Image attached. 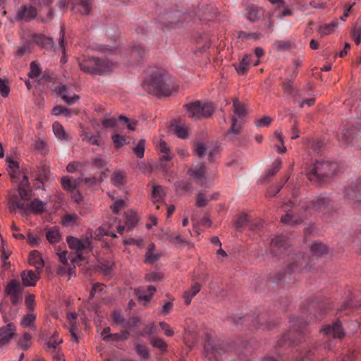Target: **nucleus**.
<instances>
[{
    "instance_id": "obj_1",
    "label": "nucleus",
    "mask_w": 361,
    "mask_h": 361,
    "mask_svg": "<svg viewBox=\"0 0 361 361\" xmlns=\"http://www.w3.org/2000/svg\"><path fill=\"white\" fill-rule=\"evenodd\" d=\"M329 302L315 298L307 303L302 305V316L301 318H292L290 320L291 330L281 337L277 341L274 348L273 353L276 356H267L262 361H280L284 360V355L288 348L291 345H297L306 342L305 336L310 332L307 326V322H305V317L312 316L317 320H321L327 310L329 308Z\"/></svg>"
},
{
    "instance_id": "obj_2",
    "label": "nucleus",
    "mask_w": 361,
    "mask_h": 361,
    "mask_svg": "<svg viewBox=\"0 0 361 361\" xmlns=\"http://www.w3.org/2000/svg\"><path fill=\"white\" fill-rule=\"evenodd\" d=\"M283 210L286 214L281 216L282 223L287 225H296L303 221V216L298 214L300 209L305 212L312 213L313 212H319L323 214L329 215L333 211V202L331 198L326 195H322L314 197L310 200H303L297 204L296 200H289L282 206Z\"/></svg>"
},
{
    "instance_id": "obj_3",
    "label": "nucleus",
    "mask_w": 361,
    "mask_h": 361,
    "mask_svg": "<svg viewBox=\"0 0 361 361\" xmlns=\"http://www.w3.org/2000/svg\"><path fill=\"white\" fill-rule=\"evenodd\" d=\"M312 264L307 257L300 252L288 254L284 269L276 274L273 282L278 285L295 282L296 275L305 269L310 270Z\"/></svg>"
},
{
    "instance_id": "obj_4",
    "label": "nucleus",
    "mask_w": 361,
    "mask_h": 361,
    "mask_svg": "<svg viewBox=\"0 0 361 361\" xmlns=\"http://www.w3.org/2000/svg\"><path fill=\"white\" fill-rule=\"evenodd\" d=\"M143 88L149 94L157 97H166L176 91L169 75L164 71L155 68L149 72V76L142 82Z\"/></svg>"
},
{
    "instance_id": "obj_5",
    "label": "nucleus",
    "mask_w": 361,
    "mask_h": 361,
    "mask_svg": "<svg viewBox=\"0 0 361 361\" xmlns=\"http://www.w3.org/2000/svg\"><path fill=\"white\" fill-rule=\"evenodd\" d=\"M78 65L82 71L90 75H102L110 72L116 66L111 56H85L78 59Z\"/></svg>"
},
{
    "instance_id": "obj_6",
    "label": "nucleus",
    "mask_w": 361,
    "mask_h": 361,
    "mask_svg": "<svg viewBox=\"0 0 361 361\" xmlns=\"http://www.w3.org/2000/svg\"><path fill=\"white\" fill-rule=\"evenodd\" d=\"M233 322L236 326L244 324L248 327L262 330L271 329L275 326L271 315L267 311H258L243 317H234Z\"/></svg>"
},
{
    "instance_id": "obj_7",
    "label": "nucleus",
    "mask_w": 361,
    "mask_h": 361,
    "mask_svg": "<svg viewBox=\"0 0 361 361\" xmlns=\"http://www.w3.org/2000/svg\"><path fill=\"white\" fill-rule=\"evenodd\" d=\"M234 350L239 355L241 353L234 348L233 344L225 346L221 341L207 335L204 345V355L209 361H219L223 357H227L230 351Z\"/></svg>"
},
{
    "instance_id": "obj_8",
    "label": "nucleus",
    "mask_w": 361,
    "mask_h": 361,
    "mask_svg": "<svg viewBox=\"0 0 361 361\" xmlns=\"http://www.w3.org/2000/svg\"><path fill=\"white\" fill-rule=\"evenodd\" d=\"M338 169V164L330 161H317L307 173L310 181H323L325 177L333 176Z\"/></svg>"
},
{
    "instance_id": "obj_9",
    "label": "nucleus",
    "mask_w": 361,
    "mask_h": 361,
    "mask_svg": "<svg viewBox=\"0 0 361 361\" xmlns=\"http://www.w3.org/2000/svg\"><path fill=\"white\" fill-rule=\"evenodd\" d=\"M23 201L20 200L17 195H10L8 202L10 212L13 213L16 212V209H19L25 214L30 212L39 214L44 210L46 203L39 199H35L30 204H26Z\"/></svg>"
},
{
    "instance_id": "obj_10",
    "label": "nucleus",
    "mask_w": 361,
    "mask_h": 361,
    "mask_svg": "<svg viewBox=\"0 0 361 361\" xmlns=\"http://www.w3.org/2000/svg\"><path fill=\"white\" fill-rule=\"evenodd\" d=\"M187 116L192 120H200L210 117L214 106L212 103L196 101L184 106Z\"/></svg>"
},
{
    "instance_id": "obj_11",
    "label": "nucleus",
    "mask_w": 361,
    "mask_h": 361,
    "mask_svg": "<svg viewBox=\"0 0 361 361\" xmlns=\"http://www.w3.org/2000/svg\"><path fill=\"white\" fill-rule=\"evenodd\" d=\"M66 241L69 247L76 251V257L72 259L73 263H78V259L79 261L84 260L85 258L83 256L84 251L92 250V242L87 235L82 239H79L73 236H68Z\"/></svg>"
},
{
    "instance_id": "obj_12",
    "label": "nucleus",
    "mask_w": 361,
    "mask_h": 361,
    "mask_svg": "<svg viewBox=\"0 0 361 361\" xmlns=\"http://www.w3.org/2000/svg\"><path fill=\"white\" fill-rule=\"evenodd\" d=\"M319 332L326 340L331 338L341 339L345 336L343 326L338 319L335 320L331 324L324 325Z\"/></svg>"
},
{
    "instance_id": "obj_13",
    "label": "nucleus",
    "mask_w": 361,
    "mask_h": 361,
    "mask_svg": "<svg viewBox=\"0 0 361 361\" xmlns=\"http://www.w3.org/2000/svg\"><path fill=\"white\" fill-rule=\"evenodd\" d=\"M190 18L191 15L190 13H183L180 11H174L160 16L159 21L166 26L169 27L179 23L180 25H183L185 22H188Z\"/></svg>"
},
{
    "instance_id": "obj_14",
    "label": "nucleus",
    "mask_w": 361,
    "mask_h": 361,
    "mask_svg": "<svg viewBox=\"0 0 361 361\" xmlns=\"http://www.w3.org/2000/svg\"><path fill=\"white\" fill-rule=\"evenodd\" d=\"M361 136V122L348 125L342 132V140L347 145H354V140Z\"/></svg>"
},
{
    "instance_id": "obj_15",
    "label": "nucleus",
    "mask_w": 361,
    "mask_h": 361,
    "mask_svg": "<svg viewBox=\"0 0 361 361\" xmlns=\"http://www.w3.org/2000/svg\"><path fill=\"white\" fill-rule=\"evenodd\" d=\"M86 235L89 237L90 240L92 238L100 240L104 235L111 236L114 238L117 237L114 229V225L109 223L102 224L95 231L88 229Z\"/></svg>"
},
{
    "instance_id": "obj_16",
    "label": "nucleus",
    "mask_w": 361,
    "mask_h": 361,
    "mask_svg": "<svg viewBox=\"0 0 361 361\" xmlns=\"http://www.w3.org/2000/svg\"><path fill=\"white\" fill-rule=\"evenodd\" d=\"M5 293L9 296L11 302L16 305L22 301V287L16 280H11L5 288Z\"/></svg>"
},
{
    "instance_id": "obj_17",
    "label": "nucleus",
    "mask_w": 361,
    "mask_h": 361,
    "mask_svg": "<svg viewBox=\"0 0 361 361\" xmlns=\"http://www.w3.org/2000/svg\"><path fill=\"white\" fill-rule=\"evenodd\" d=\"M288 239L283 235H279L271 239L269 253L273 257H277L287 251L289 247Z\"/></svg>"
},
{
    "instance_id": "obj_18",
    "label": "nucleus",
    "mask_w": 361,
    "mask_h": 361,
    "mask_svg": "<svg viewBox=\"0 0 361 361\" xmlns=\"http://www.w3.org/2000/svg\"><path fill=\"white\" fill-rule=\"evenodd\" d=\"M189 174L193 177L197 183L202 186H207L204 164L193 165L189 170Z\"/></svg>"
},
{
    "instance_id": "obj_19",
    "label": "nucleus",
    "mask_w": 361,
    "mask_h": 361,
    "mask_svg": "<svg viewBox=\"0 0 361 361\" xmlns=\"http://www.w3.org/2000/svg\"><path fill=\"white\" fill-rule=\"evenodd\" d=\"M37 10L33 6H22L18 9L16 20L28 22L37 16Z\"/></svg>"
},
{
    "instance_id": "obj_20",
    "label": "nucleus",
    "mask_w": 361,
    "mask_h": 361,
    "mask_svg": "<svg viewBox=\"0 0 361 361\" xmlns=\"http://www.w3.org/2000/svg\"><path fill=\"white\" fill-rule=\"evenodd\" d=\"M92 9V0H73L72 10L81 15H90Z\"/></svg>"
},
{
    "instance_id": "obj_21",
    "label": "nucleus",
    "mask_w": 361,
    "mask_h": 361,
    "mask_svg": "<svg viewBox=\"0 0 361 361\" xmlns=\"http://www.w3.org/2000/svg\"><path fill=\"white\" fill-rule=\"evenodd\" d=\"M345 194L349 200L361 202V178L355 183L348 186L345 189Z\"/></svg>"
},
{
    "instance_id": "obj_22",
    "label": "nucleus",
    "mask_w": 361,
    "mask_h": 361,
    "mask_svg": "<svg viewBox=\"0 0 361 361\" xmlns=\"http://www.w3.org/2000/svg\"><path fill=\"white\" fill-rule=\"evenodd\" d=\"M262 14V8L254 4L248 5L245 8L244 13L245 17L251 22L259 20Z\"/></svg>"
},
{
    "instance_id": "obj_23",
    "label": "nucleus",
    "mask_w": 361,
    "mask_h": 361,
    "mask_svg": "<svg viewBox=\"0 0 361 361\" xmlns=\"http://www.w3.org/2000/svg\"><path fill=\"white\" fill-rule=\"evenodd\" d=\"M16 331L13 324L9 323L7 326L0 328V346L9 343Z\"/></svg>"
},
{
    "instance_id": "obj_24",
    "label": "nucleus",
    "mask_w": 361,
    "mask_h": 361,
    "mask_svg": "<svg viewBox=\"0 0 361 361\" xmlns=\"http://www.w3.org/2000/svg\"><path fill=\"white\" fill-rule=\"evenodd\" d=\"M135 292L140 300L149 302L151 300L152 296L156 292V288L154 286H142L137 288Z\"/></svg>"
},
{
    "instance_id": "obj_25",
    "label": "nucleus",
    "mask_w": 361,
    "mask_h": 361,
    "mask_svg": "<svg viewBox=\"0 0 361 361\" xmlns=\"http://www.w3.org/2000/svg\"><path fill=\"white\" fill-rule=\"evenodd\" d=\"M32 39L35 43L45 49H54V51L56 50L54 47L53 40L50 37H47L43 35L34 34L32 35Z\"/></svg>"
},
{
    "instance_id": "obj_26",
    "label": "nucleus",
    "mask_w": 361,
    "mask_h": 361,
    "mask_svg": "<svg viewBox=\"0 0 361 361\" xmlns=\"http://www.w3.org/2000/svg\"><path fill=\"white\" fill-rule=\"evenodd\" d=\"M30 192L28 178L26 176H24L19 185L18 191L15 192L12 195H17L20 200H25L28 199L30 196Z\"/></svg>"
},
{
    "instance_id": "obj_27",
    "label": "nucleus",
    "mask_w": 361,
    "mask_h": 361,
    "mask_svg": "<svg viewBox=\"0 0 361 361\" xmlns=\"http://www.w3.org/2000/svg\"><path fill=\"white\" fill-rule=\"evenodd\" d=\"M39 272L32 270L24 271L21 273V279L25 286H34L38 280Z\"/></svg>"
},
{
    "instance_id": "obj_28",
    "label": "nucleus",
    "mask_w": 361,
    "mask_h": 361,
    "mask_svg": "<svg viewBox=\"0 0 361 361\" xmlns=\"http://www.w3.org/2000/svg\"><path fill=\"white\" fill-rule=\"evenodd\" d=\"M36 175V183L35 187L39 189L42 187L43 183L49 178V170L47 166H40Z\"/></svg>"
},
{
    "instance_id": "obj_29",
    "label": "nucleus",
    "mask_w": 361,
    "mask_h": 361,
    "mask_svg": "<svg viewBox=\"0 0 361 361\" xmlns=\"http://www.w3.org/2000/svg\"><path fill=\"white\" fill-rule=\"evenodd\" d=\"M67 87L64 85H61L58 86L55 91L56 94L61 96V99L68 105H71L75 103L79 99V96L77 94H74L73 97H69L66 94Z\"/></svg>"
},
{
    "instance_id": "obj_30",
    "label": "nucleus",
    "mask_w": 361,
    "mask_h": 361,
    "mask_svg": "<svg viewBox=\"0 0 361 361\" xmlns=\"http://www.w3.org/2000/svg\"><path fill=\"white\" fill-rule=\"evenodd\" d=\"M211 39L207 33H202L198 36L195 37V42L197 44V48L200 51H204L208 49L210 46Z\"/></svg>"
},
{
    "instance_id": "obj_31",
    "label": "nucleus",
    "mask_w": 361,
    "mask_h": 361,
    "mask_svg": "<svg viewBox=\"0 0 361 361\" xmlns=\"http://www.w3.org/2000/svg\"><path fill=\"white\" fill-rule=\"evenodd\" d=\"M160 256L161 255L155 250V245L151 243L147 247L145 262L147 264H154L159 259Z\"/></svg>"
},
{
    "instance_id": "obj_32",
    "label": "nucleus",
    "mask_w": 361,
    "mask_h": 361,
    "mask_svg": "<svg viewBox=\"0 0 361 361\" xmlns=\"http://www.w3.org/2000/svg\"><path fill=\"white\" fill-rule=\"evenodd\" d=\"M29 264L39 271L44 267V261L40 253L37 250L32 251L29 255Z\"/></svg>"
},
{
    "instance_id": "obj_33",
    "label": "nucleus",
    "mask_w": 361,
    "mask_h": 361,
    "mask_svg": "<svg viewBox=\"0 0 361 361\" xmlns=\"http://www.w3.org/2000/svg\"><path fill=\"white\" fill-rule=\"evenodd\" d=\"M131 54L139 62L147 56V51L142 44H135L132 47Z\"/></svg>"
},
{
    "instance_id": "obj_34",
    "label": "nucleus",
    "mask_w": 361,
    "mask_h": 361,
    "mask_svg": "<svg viewBox=\"0 0 361 361\" xmlns=\"http://www.w3.org/2000/svg\"><path fill=\"white\" fill-rule=\"evenodd\" d=\"M317 353L318 350L312 347V348L308 349V350L304 353H300L299 357H296L294 361H314V357Z\"/></svg>"
},
{
    "instance_id": "obj_35",
    "label": "nucleus",
    "mask_w": 361,
    "mask_h": 361,
    "mask_svg": "<svg viewBox=\"0 0 361 361\" xmlns=\"http://www.w3.org/2000/svg\"><path fill=\"white\" fill-rule=\"evenodd\" d=\"M216 195L207 196L205 192H200L197 195L195 205L197 207H204L207 204L208 202H209L212 200L216 199Z\"/></svg>"
},
{
    "instance_id": "obj_36",
    "label": "nucleus",
    "mask_w": 361,
    "mask_h": 361,
    "mask_svg": "<svg viewBox=\"0 0 361 361\" xmlns=\"http://www.w3.org/2000/svg\"><path fill=\"white\" fill-rule=\"evenodd\" d=\"M112 319L116 324L122 325L126 329H130L132 324L130 321H126L123 315L119 312H114L112 314Z\"/></svg>"
},
{
    "instance_id": "obj_37",
    "label": "nucleus",
    "mask_w": 361,
    "mask_h": 361,
    "mask_svg": "<svg viewBox=\"0 0 361 361\" xmlns=\"http://www.w3.org/2000/svg\"><path fill=\"white\" fill-rule=\"evenodd\" d=\"M337 25L338 23L336 20H333L329 24L320 25L318 29V33L322 37L326 35H329L334 32Z\"/></svg>"
},
{
    "instance_id": "obj_38",
    "label": "nucleus",
    "mask_w": 361,
    "mask_h": 361,
    "mask_svg": "<svg viewBox=\"0 0 361 361\" xmlns=\"http://www.w3.org/2000/svg\"><path fill=\"white\" fill-rule=\"evenodd\" d=\"M200 290V285L197 283H195L190 290L185 291L183 295L185 305H188L192 298L196 295Z\"/></svg>"
},
{
    "instance_id": "obj_39",
    "label": "nucleus",
    "mask_w": 361,
    "mask_h": 361,
    "mask_svg": "<svg viewBox=\"0 0 361 361\" xmlns=\"http://www.w3.org/2000/svg\"><path fill=\"white\" fill-rule=\"evenodd\" d=\"M250 56H245L238 66H235V70L240 75H244L248 70L250 63Z\"/></svg>"
},
{
    "instance_id": "obj_40",
    "label": "nucleus",
    "mask_w": 361,
    "mask_h": 361,
    "mask_svg": "<svg viewBox=\"0 0 361 361\" xmlns=\"http://www.w3.org/2000/svg\"><path fill=\"white\" fill-rule=\"evenodd\" d=\"M67 318L70 321V324H71L70 333H71V338L73 341L78 343V336L76 334L77 328H76L75 324H73V323H75V319L77 318L76 314H73V313H68L67 314Z\"/></svg>"
},
{
    "instance_id": "obj_41",
    "label": "nucleus",
    "mask_w": 361,
    "mask_h": 361,
    "mask_svg": "<svg viewBox=\"0 0 361 361\" xmlns=\"http://www.w3.org/2000/svg\"><path fill=\"white\" fill-rule=\"evenodd\" d=\"M164 197V192L163 188L159 185L154 186L152 192V200L154 204L161 202Z\"/></svg>"
},
{
    "instance_id": "obj_42",
    "label": "nucleus",
    "mask_w": 361,
    "mask_h": 361,
    "mask_svg": "<svg viewBox=\"0 0 361 361\" xmlns=\"http://www.w3.org/2000/svg\"><path fill=\"white\" fill-rule=\"evenodd\" d=\"M54 135L59 140H68V135L65 132L63 127L58 122H54L52 125Z\"/></svg>"
},
{
    "instance_id": "obj_43",
    "label": "nucleus",
    "mask_w": 361,
    "mask_h": 361,
    "mask_svg": "<svg viewBox=\"0 0 361 361\" xmlns=\"http://www.w3.org/2000/svg\"><path fill=\"white\" fill-rule=\"evenodd\" d=\"M46 238L50 243H58L61 239L59 229L56 227L49 228L47 232Z\"/></svg>"
},
{
    "instance_id": "obj_44",
    "label": "nucleus",
    "mask_w": 361,
    "mask_h": 361,
    "mask_svg": "<svg viewBox=\"0 0 361 361\" xmlns=\"http://www.w3.org/2000/svg\"><path fill=\"white\" fill-rule=\"evenodd\" d=\"M311 252H312L313 255H322L327 252V247L324 244L322 243L315 242L311 247Z\"/></svg>"
},
{
    "instance_id": "obj_45",
    "label": "nucleus",
    "mask_w": 361,
    "mask_h": 361,
    "mask_svg": "<svg viewBox=\"0 0 361 361\" xmlns=\"http://www.w3.org/2000/svg\"><path fill=\"white\" fill-rule=\"evenodd\" d=\"M233 109L235 115L239 118H243L246 115V111L243 105L235 99L233 103Z\"/></svg>"
},
{
    "instance_id": "obj_46",
    "label": "nucleus",
    "mask_w": 361,
    "mask_h": 361,
    "mask_svg": "<svg viewBox=\"0 0 361 361\" xmlns=\"http://www.w3.org/2000/svg\"><path fill=\"white\" fill-rule=\"evenodd\" d=\"M174 133L180 138L184 139L188 137V128L184 125L176 124L172 126Z\"/></svg>"
},
{
    "instance_id": "obj_47",
    "label": "nucleus",
    "mask_w": 361,
    "mask_h": 361,
    "mask_svg": "<svg viewBox=\"0 0 361 361\" xmlns=\"http://www.w3.org/2000/svg\"><path fill=\"white\" fill-rule=\"evenodd\" d=\"M63 188L74 193L76 191V180L73 182L68 177H63L61 179Z\"/></svg>"
},
{
    "instance_id": "obj_48",
    "label": "nucleus",
    "mask_w": 361,
    "mask_h": 361,
    "mask_svg": "<svg viewBox=\"0 0 361 361\" xmlns=\"http://www.w3.org/2000/svg\"><path fill=\"white\" fill-rule=\"evenodd\" d=\"M193 149L196 155H197L200 158H202L207 152L208 148L204 143L197 142L194 144Z\"/></svg>"
},
{
    "instance_id": "obj_49",
    "label": "nucleus",
    "mask_w": 361,
    "mask_h": 361,
    "mask_svg": "<svg viewBox=\"0 0 361 361\" xmlns=\"http://www.w3.org/2000/svg\"><path fill=\"white\" fill-rule=\"evenodd\" d=\"M30 312L25 314L21 322L22 325L25 328L34 326L36 315Z\"/></svg>"
},
{
    "instance_id": "obj_50",
    "label": "nucleus",
    "mask_w": 361,
    "mask_h": 361,
    "mask_svg": "<svg viewBox=\"0 0 361 361\" xmlns=\"http://www.w3.org/2000/svg\"><path fill=\"white\" fill-rule=\"evenodd\" d=\"M247 222H248L247 215L245 214H240L237 217V219L235 221V228L238 231H241L243 229H244V228L247 225Z\"/></svg>"
},
{
    "instance_id": "obj_51",
    "label": "nucleus",
    "mask_w": 361,
    "mask_h": 361,
    "mask_svg": "<svg viewBox=\"0 0 361 361\" xmlns=\"http://www.w3.org/2000/svg\"><path fill=\"white\" fill-rule=\"evenodd\" d=\"M125 174L121 171L115 172L111 176V181L117 187L124 184Z\"/></svg>"
},
{
    "instance_id": "obj_52",
    "label": "nucleus",
    "mask_w": 361,
    "mask_h": 361,
    "mask_svg": "<svg viewBox=\"0 0 361 361\" xmlns=\"http://www.w3.org/2000/svg\"><path fill=\"white\" fill-rule=\"evenodd\" d=\"M145 149V140L142 139L140 140L137 145L133 148V152L138 158H142L144 157Z\"/></svg>"
},
{
    "instance_id": "obj_53",
    "label": "nucleus",
    "mask_w": 361,
    "mask_h": 361,
    "mask_svg": "<svg viewBox=\"0 0 361 361\" xmlns=\"http://www.w3.org/2000/svg\"><path fill=\"white\" fill-rule=\"evenodd\" d=\"M151 344L161 351H166L167 349L166 343L161 338H152L150 341Z\"/></svg>"
},
{
    "instance_id": "obj_54",
    "label": "nucleus",
    "mask_w": 361,
    "mask_h": 361,
    "mask_svg": "<svg viewBox=\"0 0 361 361\" xmlns=\"http://www.w3.org/2000/svg\"><path fill=\"white\" fill-rule=\"evenodd\" d=\"M281 161L279 159H276L271 166V168L269 169L267 173V178H270L274 176L281 169Z\"/></svg>"
},
{
    "instance_id": "obj_55",
    "label": "nucleus",
    "mask_w": 361,
    "mask_h": 361,
    "mask_svg": "<svg viewBox=\"0 0 361 361\" xmlns=\"http://www.w3.org/2000/svg\"><path fill=\"white\" fill-rule=\"evenodd\" d=\"M135 351L142 359H147L149 357V350L145 345L137 343L135 345Z\"/></svg>"
},
{
    "instance_id": "obj_56",
    "label": "nucleus",
    "mask_w": 361,
    "mask_h": 361,
    "mask_svg": "<svg viewBox=\"0 0 361 361\" xmlns=\"http://www.w3.org/2000/svg\"><path fill=\"white\" fill-rule=\"evenodd\" d=\"M241 126L238 124L237 119L235 117L232 116L231 118V126L228 130V134L238 135L240 133Z\"/></svg>"
},
{
    "instance_id": "obj_57",
    "label": "nucleus",
    "mask_w": 361,
    "mask_h": 361,
    "mask_svg": "<svg viewBox=\"0 0 361 361\" xmlns=\"http://www.w3.org/2000/svg\"><path fill=\"white\" fill-rule=\"evenodd\" d=\"M82 140L90 142L91 145H100L101 140L100 137L97 135H89L85 134L82 138Z\"/></svg>"
},
{
    "instance_id": "obj_58",
    "label": "nucleus",
    "mask_w": 361,
    "mask_h": 361,
    "mask_svg": "<svg viewBox=\"0 0 361 361\" xmlns=\"http://www.w3.org/2000/svg\"><path fill=\"white\" fill-rule=\"evenodd\" d=\"M78 219L76 214H66L62 219V223L66 226L73 225Z\"/></svg>"
},
{
    "instance_id": "obj_59",
    "label": "nucleus",
    "mask_w": 361,
    "mask_h": 361,
    "mask_svg": "<svg viewBox=\"0 0 361 361\" xmlns=\"http://www.w3.org/2000/svg\"><path fill=\"white\" fill-rule=\"evenodd\" d=\"M137 222V217L135 215H129L126 216V231H130L132 230L135 226L136 225Z\"/></svg>"
},
{
    "instance_id": "obj_60",
    "label": "nucleus",
    "mask_w": 361,
    "mask_h": 361,
    "mask_svg": "<svg viewBox=\"0 0 361 361\" xmlns=\"http://www.w3.org/2000/svg\"><path fill=\"white\" fill-rule=\"evenodd\" d=\"M145 280L149 282L159 281L163 279V275L159 272H150L145 275Z\"/></svg>"
},
{
    "instance_id": "obj_61",
    "label": "nucleus",
    "mask_w": 361,
    "mask_h": 361,
    "mask_svg": "<svg viewBox=\"0 0 361 361\" xmlns=\"http://www.w3.org/2000/svg\"><path fill=\"white\" fill-rule=\"evenodd\" d=\"M25 305L29 312H32L35 305V296L33 294H29L25 298Z\"/></svg>"
},
{
    "instance_id": "obj_62",
    "label": "nucleus",
    "mask_w": 361,
    "mask_h": 361,
    "mask_svg": "<svg viewBox=\"0 0 361 361\" xmlns=\"http://www.w3.org/2000/svg\"><path fill=\"white\" fill-rule=\"evenodd\" d=\"M40 68L35 61L30 63V71L28 74L30 78H36L40 75Z\"/></svg>"
},
{
    "instance_id": "obj_63",
    "label": "nucleus",
    "mask_w": 361,
    "mask_h": 361,
    "mask_svg": "<svg viewBox=\"0 0 361 361\" xmlns=\"http://www.w3.org/2000/svg\"><path fill=\"white\" fill-rule=\"evenodd\" d=\"M112 140L116 148H119L126 144L125 136L119 134H114L112 135Z\"/></svg>"
},
{
    "instance_id": "obj_64",
    "label": "nucleus",
    "mask_w": 361,
    "mask_h": 361,
    "mask_svg": "<svg viewBox=\"0 0 361 361\" xmlns=\"http://www.w3.org/2000/svg\"><path fill=\"white\" fill-rule=\"evenodd\" d=\"M352 37L356 44H359L361 41V25H356L353 30Z\"/></svg>"
}]
</instances>
